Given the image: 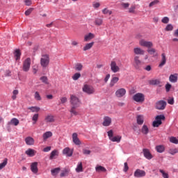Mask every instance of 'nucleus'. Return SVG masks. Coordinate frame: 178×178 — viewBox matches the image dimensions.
Returning <instances> with one entry per match:
<instances>
[{"instance_id":"nucleus-9","label":"nucleus","mask_w":178,"mask_h":178,"mask_svg":"<svg viewBox=\"0 0 178 178\" xmlns=\"http://www.w3.org/2000/svg\"><path fill=\"white\" fill-rule=\"evenodd\" d=\"M156 109H158L159 111H163L165 108H166V102L163 100H160L156 103L155 106Z\"/></svg>"},{"instance_id":"nucleus-20","label":"nucleus","mask_w":178,"mask_h":178,"mask_svg":"<svg viewBox=\"0 0 178 178\" xmlns=\"http://www.w3.org/2000/svg\"><path fill=\"white\" fill-rule=\"evenodd\" d=\"M45 123H54L55 122V117L52 115H48L44 118Z\"/></svg>"},{"instance_id":"nucleus-38","label":"nucleus","mask_w":178,"mask_h":178,"mask_svg":"<svg viewBox=\"0 0 178 178\" xmlns=\"http://www.w3.org/2000/svg\"><path fill=\"white\" fill-rule=\"evenodd\" d=\"M75 70H76L77 72H81V70H83V64L81 63L76 64Z\"/></svg>"},{"instance_id":"nucleus-45","label":"nucleus","mask_w":178,"mask_h":178,"mask_svg":"<svg viewBox=\"0 0 178 178\" xmlns=\"http://www.w3.org/2000/svg\"><path fill=\"white\" fill-rule=\"evenodd\" d=\"M81 77V74L77 72L75 73L73 76H72V79L76 81V80H79V79H80Z\"/></svg>"},{"instance_id":"nucleus-13","label":"nucleus","mask_w":178,"mask_h":178,"mask_svg":"<svg viewBox=\"0 0 178 178\" xmlns=\"http://www.w3.org/2000/svg\"><path fill=\"white\" fill-rule=\"evenodd\" d=\"M31 170L32 173H34L35 175H37L38 173V162L31 163Z\"/></svg>"},{"instance_id":"nucleus-24","label":"nucleus","mask_w":178,"mask_h":178,"mask_svg":"<svg viewBox=\"0 0 178 178\" xmlns=\"http://www.w3.org/2000/svg\"><path fill=\"white\" fill-rule=\"evenodd\" d=\"M118 81H119V77L113 76L110 81L109 86L114 87L115 84H116V83H118Z\"/></svg>"},{"instance_id":"nucleus-16","label":"nucleus","mask_w":178,"mask_h":178,"mask_svg":"<svg viewBox=\"0 0 178 178\" xmlns=\"http://www.w3.org/2000/svg\"><path fill=\"white\" fill-rule=\"evenodd\" d=\"M143 155L146 159H152L153 156L152 154H151V152L148 149H143Z\"/></svg>"},{"instance_id":"nucleus-47","label":"nucleus","mask_w":178,"mask_h":178,"mask_svg":"<svg viewBox=\"0 0 178 178\" xmlns=\"http://www.w3.org/2000/svg\"><path fill=\"white\" fill-rule=\"evenodd\" d=\"M160 173H161L162 177L163 178H169V174H168L167 172H165L163 170H159Z\"/></svg>"},{"instance_id":"nucleus-57","label":"nucleus","mask_w":178,"mask_h":178,"mask_svg":"<svg viewBox=\"0 0 178 178\" xmlns=\"http://www.w3.org/2000/svg\"><path fill=\"white\" fill-rule=\"evenodd\" d=\"M33 10H34V8H29L26 11H25V15L29 16V15L31 14V12H33Z\"/></svg>"},{"instance_id":"nucleus-29","label":"nucleus","mask_w":178,"mask_h":178,"mask_svg":"<svg viewBox=\"0 0 178 178\" xmlns=\"http://www.w3.org/2000/svg\"><path fill=\"white\" fill-rule=\"evenodd\" d=\"M149 84H150V86H159L161 81H159V79H152L149 81Z\"/></svg>"},{"instance_id":"nucleus-40","label":"nucleus","mask_w":178,"mask_h":178,"mask_svg":"<svg viewBox=\"0 0 178 178\" xmlns=\"http://www.w3.org/2000/svg\"><path fill=\"white\" fill-rule=\"evenodd\" d=\"M96 171L101 172H106V168H105L104 167H102L101 165H99L97 167H96Z\"/></svg>"},{"instance_id":"nucleus-7","label":"nucleus","mask_w":178,"mask_h":178,"mask_svg":"<svg viewBox=\"0 0 178 178\" xmlns=\"http://www.w3.org/2000/svg\"><path fill=\"white\" fill-rule=\"evenodd\" d=\"M31 65V59L27 58L23 63L22 70L24 72H29L30 70V66Z\"/></svg>"},{"instance_id":"nucleus-10","label":"nucleus","mask_w":178,"mask_h":178,"mask_svg":"<svg viewBox=\"0 0 178 178\" xmlns=\"http://www.w3.org/2000/svg\"><path fill=\"white\" fill-rule=\"evenodd\" d=\"M110 67L113 73H118V72H120V67H119V66L116 63V61H111L110 64Z\"/></svg>"},{"instance_id":"nucleus-14","label":"nucleus","mask_w":178,"mask_h":178,"mask_svg":"<svg viewBox=\"0 0 178 178\" xmlns=\"http://www.w3.org/2000/svg\"><path fill=\"white\" fill-rule=\"evenodd\" d=\"M145 175V171L140 169H137L134 174L135 177H144Z\"/></svg>"},{"instance_id":"nucleus-32","label":"nucleus","mask_w":178,"mask_h":178,"mask_svg":"<svg viewBox=\"0 0 178 178\" xmlns=\"http://www.w3.org/2000/svg\"><path fill=\"white\" fill-rule=\"evenodd\" d=\"M52 136V132L51 131H47L44 134H43V140L44 141H47V140H48V138H51V136Z\"/></svg>"},{"instance_id":"nucleus-44","label":"nucleus","mask_w":178,"mask_h":178,"mask_svg":"<svg viewBox=\"0 0 178 178\" xmlns=\"http://www.w3.org/2000/svg\"><path fill=\"white\" fill-rule=\"evenodd\" d=\"M102 13L103 15H112V10H110L109 9H108V8H104L102 10Z\"/></svg>"},{"instance_id":"nucleus-36","label":"nucleus","mask_w":178,"mask_h":178,"mask_svg":"<svg viewBox=\"0 0 178 178\" xmlns=\"http://www.w3.org/2000/svg\"><path fill=\"white\" fill-rule=\"evenodd\" d=\"M59 172H60V168H54L51 170V173L52 176H56V175H58V173H59Z\"/></svg>"},{"instance_id":"nucleus-21","label":"nucleus","mask_w":178,"mask_h":178,"mask_svg":"<svg viewBox=\"0 0 178 178\" xmlns=\"http://www.w3.org/2000/svg\"><path fill=\"white\" fill-rule=\"evenodd\" d=\"M165 65H166V55H165V53H163L161 54V60L159 65V67H163Z\"/></svg>"},{"instance_id":"nucleus-28","label":"nucleus","mask_w":178,"mask_h":178,"mask_svg":"<svg viewBox=\"0 0 178 178\" xmlns=\"http://www.w3.org/2000/svg\"><path fill=\"white\" fill-rule=\"evenodd\" d=\"M156 151L159 154H162V152H165V146L162 145H159L156 146Z\"/></svg>"},{"instance_id":"nucleus-19","label":"nucleus","mask_w":178,"mask_h":178,"mask_svg":"<svg viewBox=\"0 0 178 178\" xmlns=\"http://www.w3.org/2000/svg\"><path fill=\"white\" fill-rule=\"evenodd\" d=\"M19 121L17 120V118H13L10 122H8L7 125L8 127H10V126H19Z\"/></svg>"},{"instance_id":"nucleus-3","label":"nucleus","mask_w":178,"mask_h":178,"mask_svg":"<svg viewBox=\"0 0 178 178\" xmlns=\"http://www.w3.org/2000/svg\"><path fill=\"white\" fill-rule=\"evenodd\" d=\"M132 65L136 70L141 69V66H143V61H141V60H140V56H135L134 57Z\"/></svg>"},{"instance_id":"nucleus-58","label":"nucleus","mask_w":178,"mask_h":178,"mask_svg":"<svg viewBox=\"0 0 178 178\" xmlns=\"http://www.w3.org/2000/svg\"><path fill=\"white\" fill-rule=\"evenodd\" d=\"M161 22L164 24H168V23H169V17H164L162 19Z\"/></svg>"},{"instance_id":"nucleus-30","label":"nucleus","mask_w":178,"mask_h":178,"mask_svg":"<svg viewBox=\"0 0 178 178\" xmlns=\"http://www.w3.org/2000/svg\"><path fill=\"white\" fill-rule=\"evenodd\" d=\"M92 47H94V42L88 43L83 47V51H88L89 49H91Z\"/></svg>"},{"instance_id":"nucleus-12","label":"nucleus","mask_w":178,"mask_h":178,"mask_svg":"<svg viewBox=\"0 0 178 178\" xmlns=\"http://www.w3.org/2000/svg\"><path fill=\"white\" fill-rule=\"evenodd\" d=\"M126 95V89L122 88L115 91V97L117 98H122Z\"/></svg>"},{"instance_id":"nucleus-64","label":"nucleus","mask_w":178,"mask_h":178,"mask_svg":"<svg viewBox=\"0 0 178 178\" xmlns=\"http://www.w3.org/2000/svg\"><path fill=\"white\" fill-rule=\"evenodd\" d=\"M71 45H72V47H77V45H79V42L76 40H72Z\"/></svg>"},{"instance_id":"nucleus-8","label":"nucleus","mask_w":178,"mask_h":178,"mask_svg":"<svg viewBox=\"0 0 178 178\" xmlns=\"http://www.w3.org/2000/svg\"><path fill=\"white\" fill-rule=\"evenodd\" d=\"M133 99L134 101H136V102L143 103L145 101V98L144 94L136 93V95H134Z\"/></svg>"},{"instance_id":"nucleus-15","label":"nucleus","mask_w":178,"mask_h":178,"mask_svg":"<svg viewBox=\"0 0 178 178\" xmlns=\"http://www.w3.org/2000/svg\"><path fill=\"white\" fill-rule=\"evenodd\" d=\"M72 141L75 145H81V141L79 139L77 133H74L72 134Z\"/></svg>"},{"instance_id":"nucleus-5","label":"nucleus","mask_w":178,"mask_h":178,"mask_svg":"<svg viewBox=\"0 0 178 178\" xmlns=\"http://www.w3.org/2000/svg\"><path fill=\"white\" fill-rule=\"evenodd\" d=\"M40 65L42 67H48L49 65V56L44 54L42 56V58H40Z\"/></svg>"},{"instance_id":"nucleus-35","label":"nucleus","mask_w":178,"mask_h":178,"mask_svg":"<svg viewBox=\"0 0 178 178\" xmlns=\"http://www.w3.org/2000/svg\"><path fill=\"white\" fill-rule=\"evenodd\" d=\"M110 140L111 141H113V143H120V140H122V136H113Z\"/></svg>"},{"instance_id":"nucleus-2","label":"nucleus","mask_w":178,"mask_h":178,"mask_svg":"<svg viewBox=\"0 0 178 178\" xmlns=\"http://www.w3.org/2000/svg\"><path fill=\"white\" fill-rule=\"evenodd\" d=\"M82 90L85 94H88V95H91L95 93V88H94L92 86L88 84L83 85Z\"/></svg>"},{"instance_id":"nucleus-60","label":"nucleus","mask_w":178,"mask_h":178,"mask_svg":"<svg viewBox=\"0 0 178 178\" xmlns=\"http://www.w3.org/2000/svg\"><path fill=\"white\" fill-rule=\"evenodd\" d=\"M107 133H108V138L109 140H111L113 137V131L110 130Z\"/></svg>"},{"instance_id":"nucleus-39","label":"nucleus","mask_w":178,"mask_h":178,"mask_svg":"<svg viewBox=\"0 0 178 178\" xmlns=\"http://www.w3.org/2000/svg\"><path fill=\"white\" fill-rule=\"evenodd\" d=\"M168 153L170 154V155H175V154L178 153V149L177 148H171L168 150Z\"/></svg>"},{"instance_id":"nucleus-59","label":"nucleus","mask_w":178,"mask_h":178,"mask_svg":"<svg viewBox=\"0 0 178 178\" xmlns=\"http://www.w3.org/2000/svg\"><path fill=\"white\" fill-rule=\"evenodd\" d=\"M60 104H66L67 102V97H63L60 98Z\"/></svg>"},{"instance_id":"nucleus-42","label":"nucleus","mask_w":178,"mask_h":178,"mask_svg":"<svg viewBox=\"0 0 178 178\" xmlns=\"http://www.w3.org/2000/svg\"><path fill=\"white\" fill-rule=\"evenodd\" d=\"M58 155V150H53L50 154L49 159H54Z\"/></svg>"},{"instance_id":"nucleus-17","label":"nucleus","mask_w":178,"mask_h":178,"mask_svg":"<svg viewBox=\"0 0 178 178\" xmlns=\"http://www.w3.org/2000/svg\"><path fill=\"white\" fill-rule=\"evenodd\" d=\"M63 154L66 155V156H72L73 155V149H70L69 147H65L63 150Z\"/></svg>"},{"instance_id":"nucleus-27","label":"nucleus","mask_w":178,"mask_h":178,"mask_svg":"<svg viewBox=\"0 0 178 178\" xmlns=\"http://www.w3.org/2000/svg\"><path fill=\"white\" fill-rule=\"evenodd\" d=\"M35 150L33 149H28L26 152L25 154L28 155V156H34L35 155Z\"/></svg>"},{"instance_id":"nucleus-46","label":"nucleus","mask_w":178,"mask_h":178,"mask_svg":"<svg viewBox=\"0 0 178 178\" xmlns=\"http://www.w3.org/2000/svg\"><path fill=\"white\" fill-rule=\"evenodd\" d=\"M6 165H8V159H5L3 162L0 163V170H1V169H3V168H5Z\"/></svg>"},{"instance_id":"nucleus-18","label":"nucleus","mask_w":178,"mask_h":178,"mask_svg":"<svg viewBox=\"0 0 178 178\" xmlns=\"http://www.w3.org/2000/svg\"><path fill=\"white\" fill-rule=\"evenodd\" d=\"M134 53L135 55H145V51L140 47H135L134 49Z\"/></svg>"},{"instance_id":"nucleus-51","label":"nucleus","mask_w":178,"mask_h":178,"mask_svg":"<svg viewBox=\"0 0 178 178\" xmlns=\"http://www.w3.org/2000/svg\"><path fill=\"white\" fill-rule=\"evenodd\" d=\"M136 13V6L132 5L129 8V13Z\"/></svg>"},{"instance_id":"nucleus-37","label":"nucleus","mask_w":178,"mask_h":178,"mask_svg":"<svg viewBox=\"0 0 178 178\" xmlns=\"http://www.w3.org/2000/svg\"><path fill=\"white\" fill-rule=\"evenodd\" d=\"M76 172H77L78 173H80V172H83V163L81 162L78 164L76 168Z\"/></svg>"},{"instance_id":"nucleus-34","label":"nucleus","mask_w":178,"mask_h":178,"mask_svg":"<svg viewBox=\"0 0 178 178\" xmlns=\"http://www.w3.org/2000/svg\"><path fill=\"white\" fill-rule=\"evenodd\" d=\"M147 52L149 55H155L156 56L158 55V54H156V49L152 47H149L147 49Z\"/></svg>"},{"instance_id":"nucleus-50","label":"nucleus","mask_w":178,"mask_h":178,"mask_svg":"<svg viewBox=\"0 0 178 178\" xmlns=\"http://www.w3.org/2000/svg\"><path fill=\"white\" fill-rule=\"evenodd\" d=\"M158 3H159V0H154L149 4V7L152 8V6H155V5H158Z\"/></svg>"},{"instance_id":"nucleus-33","label":"nucleus","mask_w":178,"mask_h":178,"mask_svg":"<svg viewBox=\"0 0 178 178\" xmlns=\"http://www.w3.org/2000/svg\"><path fill=\"white\" fill-rule=\"evenodd\" d=\"M14 56L16 60H19V59H20V56H22V53L20 52V49H16L15 51Z\"/></svg>"},{"instance_id":"nucleus-4","label":"nucleus","mask_w":178,"mask_h":178,"mask_svg":"<svg viewBox=\"0 0 178 178\" xmlns=\"http://www.w3.org/2000/svg\"><path fill=\"white\" fill-rule=\"evenodd\" d=\"M165 115H156L155 120L152 122L153 127H159L162 124V120H165Z\"/></svg>"},{"instance_id":"nucleus-54","label":"nucleus","mask_w":178,"mask_h":178,"mask_svg":"<svg viewBox=\"0 0 178 178\" xmlns=\"http://www.w3.org/2000/svg\"><path fill=\"white\" fill-rule=\"evenodd\" d=\"M40 80H41L42 83H44V84H49L48 78L47 76L40 77Z\"/></svg>"},{"instance_id":"nucleus-26","label":"nucleus","mask_w":178,"mask_h":178,"mask_svg":"<svg viewBox=\"0 0 178 178\" xmlns=\"http://www.w3.org/2000/svg\"><path fill=\"white\" fill-rule=\"evenodd\" d=\"M141 133L143 134H145V136H147V134H148L149 133V129L148 128V126L144 124L142 127Z\"/></svg>"},{"instance_id":"nucleus-52","label":"nucleus","mask_w":178,"mask_h":178,"mask_svg":"<svg viewBox=\"0 0 178 178\" xmlns=\"http://www.w3.org/2000/svg\"><path fill=\"white\" fill-rule=\"evenodd\" d=\"M165 31H172L173 30V25L168 24L165 28Z\"/></svg>"},{"instance_id":"nucleus-61","label":"nucleus","mask_w":178,"mask_h":178,"mask_svg":"<svg viewBox=\"0 0 178 178\" xmlns=\"http://www.w3.org/2000/svg\"><path fill=\"white\" fill-rule=\"evenodd\" d=\"M170 88H172V85H170V83H167L165 85V90L167 92H169V91H170Z\"/></svg>"},{"instance_id":"nucleus-63","label":"nucleus","mask_w":178,"mask_h":178,"mask_svg":"<svg viewBox=\"0 0 178 178\" xmlns=\"http://www.w3.org/2000/svg\"><path fill=\"white\" fill-rule=\"evenodd\" d=\"M121 6H122V8H124V9H127V8H129V6H130V3H122L121 4Z\"/></svg>"},{"instance_id":"nucleus-11","label":"nucleus","mask_w":178,"mask_h":178,"mask_svg":"<svg viewBox=\"0 0 178 178\" xmlns=\"http://www.w3.org/2000/svg\"><path fill=\"white\" fill-rule=\"evenodd\" d=\"M112 124V118L109 116H105L103 118L102 126L109 127Z\"/></svg>"},{"instance_id":"nucleus-23","label":"nucleus","mask_w":178,"mask_h":178,"mask_svg":"<svg viewBox=\"0 0 178 178\" xmlns=\"http://www.w3.org/2000/svg\"><path fill=\"white\" fill-rule=\"evenodd\" d=\"M177 76H178L177 73L170 75L169 80L170 83H177Z\"/></svg>"},{"instance_id":"nucleus-43","label":"nucleus","mask_w":178,"mask_h":178,"mask_svg":"<svg viewBox=\"0 0 178 178\" xmlns=\"http://www.w3.org/2000/svg\"><path fill=\"white\" fill-rule=\"evenodd\" d=\"M67 175H69V170H67V169H64V170L61 172L60 176V177H65V176H67Z\"/></svg>"},{"instance_id":"nucleus-56","label":"nucleus","mask_w":178,"mask_h":178,"mask_svg":"<svg viewBox=\"0 0 178 178\" xmlns=\"http://www.w3.org/2000/svg\"><path fill=\"white\" fill-rule=\"evenodd\" d=\"M170 143H172L173 144H178V140L176 137H171L170 138Z\"/></svg>"},{"instance_id":"nucleus-49","label":"nucleus","mask_w":178,"mask_h":178,"mask_svg":"<svg viewBox=\"0 0 178 178\" xmlns=\"http://www.w3.org/2000/svg\"><path fill=\"white\" fill-rule=\"evenodd\" d=\"M34 98L36 99V101H41V95H40L38 92H35Z\"/></svg>"},{"instance_id":"nucleus-41","label":"nucleus","mask_w":178,"mask_h":178,"mask_svg":"<svg viewBox=\"0 0 178 178\" xmlns=\"http://www.w3.org/2000/svg\"><path fill=\"white\" fill-rule=\"evenodd\" d=\"M103 23V19L101 18H96L95 20V24H96V26H101Z\"/></svg>"},{"instance_id":"nucleus-25","label":"nucleus","mask_w":178,"mask_h":178,"mask_svg":"<svg viewBox=\"0 0 178 178\" xmlns=\"http://www.w3.org/2000/svg\"><path fill=\"white\" fill-rule=\"evenodd\" d=\"M26 145H34V138L32 137H27L25 138Z\"/></svg>"},{"instance_id":"nucleus-1","label":"nucleus","mask_w":178,"mask_h":178,"mask_svg":"<svg viewBox=\"0 0 178 178\" xmlns=\"http://www.w3.org/2000/svg\"><path fill=\"white\" fill-rule=\"evenodd\" d=\"M70 104L72 105L71 109L70 111V113L74 115V116H77V115H79V112L76 111V108H79V106L81 105V102L80 101V99H79V97H77L74 95H71Z\"/></svg>"},{"instance_id":"nucleus-55","label":"nucleus","mask_w":178,"mask_h":178,"mask_svg":"<svg viewBox=\"0 0 178 178\" xmlns=\"http://www.w3.org/2000/svg\"><path fill=\"white\" fill-rule=\"evenodd\" d=\"M30 111H31L32 112H39L40 111V107H37V106H32L29 108Z\"/></svg>"},{"instance_id":"nucleus-48","label":"nucleus","mask_w":178,"mask_h":178,"mask_svg":"<svg viewBox=\"0 0 178 178\" xmlns=\"http://www.w3.org/2000/svg\"><path fill=\"white\" fill-rule=\"evenodd\" d=\"M17 94H19L18 90H14L13 91L12 99H13V101H15V99H16V98H17L16 95H17Z\"/></svg>"},{"instance_id":"nucleus-53","label":"nucleus","mask_w":178,"mask_h":178,"mask_svg":"<svg viewBox=\"0 0 178 178\" xmlns=\"http://www.w3.org/2000/svg\"><path fill=\"white\" fill-rule=\"evenodd\" d=\"M32 120L33 121V124H35L38 120V114H35L32 118Z\"/></svg>"},{"instance_id":"nucleus-62","label":"nucleus","mask_w":178,"mask_h":178,"mask_svg":"<svg viewBox=\"0 0 178 178\" xmlns=\"http://www.w3.org/2000/svg\"><path fill=\"white\" fill-rule=\"evenodd\" d=\"M124 172H127V170H129V164H127V162H125L124 163V169H123Z\"/></svg>"},{"instance_id":"nucleus-31","label":"nucleus","mask_w":178,"mask_h":178,"mask_svg":"<svg viewBox=\"0 0 178 178\" xmlns=\"http://www.w3.org/2000/svg\"><path fill=\"white\" fill-rule=\"evenodd\" d=\"M136 121H137V123L139 124V125H141L144 123V115H138L136 117Z\"/></svg>"},{"instance_id":"nucleus-22","label":"nucleus","mask_w":178,"mask_h":178,"mask_svg":"<svg viewBox=\"0 0 178 178\" xmlns=\"http://www.w3.org/2000/svg\"><path fill=\"white\" fill-rule=\"evenodd\" d=\"M95 38V35H94L92 33H89L88 35H86L84 36V41L86 42H88V41H91V40H92V38Z\"/></svg>"},{"instance_id":"nucleus-6","label":"nucleus","mask_w":178,"mask_h":178,"mask_svg":"<svg viewBox=\"0 0 178 178\" xmlns=\"http://www.w3.org/2000/svg\"><path fill=\"white\" fill-rule=\"evenodd\" d=\"M139 45L140 47H145V48H152L154 47V43L151 41H147L144 39L139 40Z\"/></svg>"}]
</instances>
